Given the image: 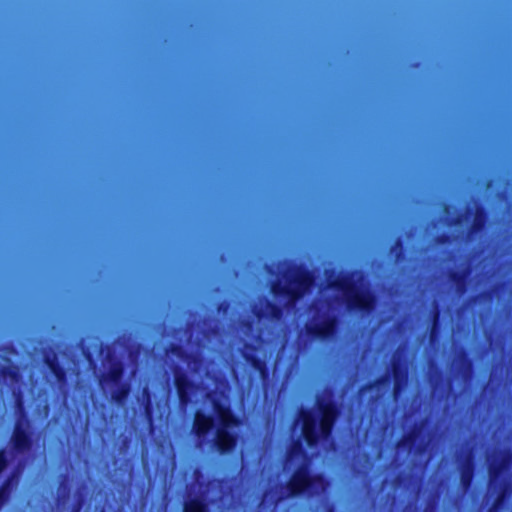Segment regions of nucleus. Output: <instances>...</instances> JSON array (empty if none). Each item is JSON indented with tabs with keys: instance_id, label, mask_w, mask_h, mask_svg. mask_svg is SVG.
<instances>
[{
	"instance_id": "5701e85b",
	"label": "nucleus",
	"mask_w": 512,
	"mask_h": 512,
	"mask_svg": "<svg viewBox=\"0 0 512 512\" xmlns=\"http://www.w3.org/2000/svg\"><path fill=\"white\" fill-rule=\"evenodd\" d=\"M424 416H491V415L488 414V413L482 414V413H474V412H472L470 414L469 413H465V414L460 415V414H456L454 412H452V413L444 412L442 414L427 413ZM494 416H512V414L505 413V412H500V413L495 414Z\"/></svg>"
},
{
	"instance_id": "f3484780",
	"label": "nucleus",
	"mask_w": 512,
	"mask_h": 512,
	"mask_svg": "<svg viewBox=\"0 0 512 512\" xmlns=\"http://www.w3.org/2000/svg\"><path fill=\"white\" fill-rule=\"evenodd\" d=\"M0 379H2L4 382L9 381L13 385H18L23 381L20 369L15 364L1 366Z\"/></svg>"
},
{
	"instance_id": "f8f14e48",
	"label": "nucleus",
	"mask_w": 512,
	"mask_h": 512,
	"mask_svg": "<svg viewBox=\"0 0 512 512\" xmlns=\"http://www.w3.org/2000/svg\"><path fill=\"white\" fill-rule=\"evenodd\" d=\"M43 362L50 373L54 376L57 384L60 387L66 386L68 382L67 369L61 365L57 355L55 353L45 354L43 357Z\"/></svg>"
},
{
	"instance_id": "9d476101",
	"label": "nucleus",
	"mask_w": 512,
	"mask_h": 512,
	"mask_svg": "<svg viewBox=\"0 0 512 512\" xmlns=\"http://www.w3.org/2000/svg\"><path fill=\"white\" fill-rule=\"evenodd\" d=\"M335 418H297L296 425L301 427V432L309 446L315 445L320 440H326L332 430Z\"/></svg>"
},
{
	"instance_id": "2f4dec72",
	"label": "nucleus",
	"mask_w": 512,
	"mask_h": 512,
	"mask_svg": "<svg viewBox=\"0 0 512 512\" xmlns=\"http://www.w3.org/2000/svg\"><path fill=\"white\" fill-rule=\"evenodd\" d=\"M9 486H10V482L7 483L5 486H3L2 489L0 490V505H2V503L4 502V500L8 494Z\"/></svg>"
},
{
	"instance_id": "49530a36",
	"label": "nucleus",
	"mask_w": 512,
	"mask_h": 512,
	"mask_svg": "<svg viewBox=\"0 0 512 512\" xmlns=\"http://www.w3.org/2000/svg\"><path fill=\"white\" fill-rule=\"evenodd\" d=\"M1 416H6L5 414H2Z\"/></svg>"
},
{
	"instance_id": "f257e3e1",
	"label": "nucleus",
	"mask_w": 512,
	"mask_h": 512,
	"mask_svg": "<svg viewBox=\"0 0 512 512\" xmlns=\"http://www.w3.org/2000/svg\"><path fill=\"white\" fill-rule=\"evenodd\" d=\"M356 271L336 273L334 269H326L325 276L329 288L342 292L344 302L349 311L371 313L376 305V296L368 290H360L352 280Z\"/></svg>"
},
{
	"instance_id": "58836bf2",
	"label": "nucleus",
	"mask_w": 512,
	"mask_h": 512,
	"mask_svg": "<svg viewBox=\"0 0 512 512\" xmlns=\"http://www.w3.org/2000/svg\"><path fill=\"white\" fill-rule=\"evenodd\" d=\"M482 296L487 299V298H491L492 294L490 292H485V293H482Z\"/></svg>"
},
{
	"instance_id": "4be33fe9",
	"label": "nucleus",
	"mask_w": 512,
	"mask_h": 512,
	"mask_svg": "<svg viewBox=\"0 0 512 512\" xmlns=\"http://www.w3.org/2000/svg\"><path fill=\"white\" fill-rule=\"evenodd\" d=\"M468 274V269L464 271H452L449 275V279L452 283H454L457 286L459 291L463 292L465 291L466 278Z\"/></svg>"
},
{
	"instance_id": "1a4fd4ad",
	"label": "nucleus",
	"mask_w": 512,
	"mask_h": 512,
	"mask_svg": "<svg viewBox=\"0 0 512 512\" xmlns=\"http://www.w3.org/2000/svg\"><path fill=\"white\" fill-rule=\"evenodd\" d=\"M173 384L176 391L178 405L181 410L192 407L195 403L194 397L199 388V383L191 379L187 370L176 365L173 368Z\"/></svg>"
},
{
	"instance_id": "7ed1b4c3",
	"label": "nucleus",
	"mask_w": 512,
	"mask_h": 512,
	"mask_svg": "<svg viewBox=\"0 0 512 512\" xmlns=\"http://www.w3.org/2000/svg\"><path fill=\"white\" fill-rule=\"evenodd\" d=\"M294 463L297 464L298 469L285 488L287 497L295 496L302 492L318 494L325 491L326 483L322 477L311 478L309 476L307 471L308 459L300 442H297L288 454L287 466L290 468Z\"/></svg>"
},
{
	"instance_id": "6e6552de",
	"label": "nucleus",
	"mask_w": 512,
	"mask_h": 512,
	"mask_svg": "<svg viewBox=\"0 0 512 512\" xmlns=\"http://www.w3.org/2000/svg\"><path fill=\"white\" fill-rule=\"evenodd\" d=\"M203 404L210 409L209 413L199 409L188 416H238L230 408L229 393L226 388L215 386L207 389L203 395Z\"/></svg>"
},
{
	"instance_id": "ddd939ff",
	"label": "nucleus",
	"mask_w": 512,
	"mask_h": 512,
	"mask_svg": "<svg viewBox=\"0 0 512 512\" xmlns=\"http://www.w3.org/2000/svg\"><path fill=\"white\" fill-rule=\"evenodd\" d=\"M136 400L139 407L143 409V412L139 416H155L154 412L156 409V394L147 384L142 387ZM132 416L137 415L134 413Z\"/></svg>"
},
{
	"instance_id": "72a5a7b5",
	"label": "nucleus",
	"mask_w": 512,
	"mask_h": 512,
	"mask_svg": "<svg viewBox=\"0 0 512 512\" xmlns=\"http://www.w3.org/2000/svg\"><path fill=\"white\" fill-rule=\"evenodd\" d=\"M241 416L246 417V416H254V415L251 414V413H243ZM255 416H276V414L269 412V413H265V414L264 413L263 414H256Z\"/></svg>"
},
{
	"instance_id": "a878e982",
	"label": "nucleus",
	"mask_w": 512,
	"mask_h": 512,
	"mask_svg": "<svg viewBox=\"0 0 512 512\" xmlns=\"http://www.w3.org/2000/svg\"><path fill=\"white\" fill-rule=\"evenodd\" d=\"M508 464V460L506 456L501 457V464L499 468H496L494 463L490 465L489 473L491 480H494L497 477V474L500 472V470L505 469Z\"/></svg>"
},
{
	"instance_id": "4c0bfd02",
	"label": "nucleus",
	"mask_w": 512,
	"mask_h": 512,
	"mask_svg": "<svg viewBox=\"0 0 512 512\" xmlns=\"http://www.w3.org/2000/svg\"><path fill=\"white\" fill-rule=\"evenodd\" d=\"M400 416L408 417V416H416V415L414 413H412V412H404Z\"/></svg>"
},
{
	"instance_id": "20e7f679",
	"label": "nucleus",
	"mask_w": 512,
	"mask_h": 512,
	"mask_svg": "<svg viewBox=\"0 0 512 512\" xmlns=\"http://www.w3.org/2000/svg\"><path fill=\"white\" fill-rule=\"evenodd\" d=\"M289 270L293 274L287 278V283L275 280L271 283L270 291L275 297L286 298L289 303L294 304L314 285L315 278L313 272L302 265L290 262Z\"/></svg>"
},
{
	"instance_id": "a211bd4d",
	"label": "nucleus",
	"mask_w": 512,
	"mask_h": 512,
	"mask_svg": "<svg viewBox=\"0 0 512 512\" xmlns=\"http://www.w3.org/2000/svg\"><path fill=\"white\" fill-rule=\"evenodd\" d=\"M487 219L488 214L486 209L482 206L477 207L474 219L469 228V235H475L482 232L486 227Z\"/></svg>"
},
{
	"instance_id": "aec40b11",
	"label": "nucleus",
	"mask_w": 512,
	"mask_h": 512,
	"mask_svg": "<svg viewBox=\"0 0 512 512\" xmlns=\"http://www.w3.org/2000/svg\"><path fill=\"white\" fill-rule=\"evenodd\" d=\"M433 394L439 393V397L443 398L447 392V382L442 372H438L429 379Z\"/></svg>"
},
{
	"instance_id": "4468645a",
	"label": "nucleus",
	"mask_w": 512,
	"mask_h": 512,
	"mask_svg": "<svg viewBox=\"0 0 512 512\" xmlns=\"http://www.w3.org/2000/svg\"><path fill=\"white\" fill-rule=\"evenodd\" d=\"M21 418L16 424V428L12 437L14 448L18 452H23L29 448V424Z\"/></svg>"
},
{
	"instance_id": "412c9836",
	"label": "nucleus",
	"mask_w": 512,
	"mask_h": 512,
	"mask_svg": "<svg viewBox=\"0 0 512 512\" xmlns=\"http://www.w3.org/2000/svg\"><path fill=\"white\" fill-rule=\"evenodd\" d=\"M12 397L16 408V412L13 416H29V414L24 409L25 400L23 391L20 388L14 387L12 389Z\"/></svg>"
},
{
	"instance_id": "39448f33",
	"label": "nucleus",
	"mask_w": 512,
	"mask_h": 512,
	"mask_svg": "<svg viewBox=\"0 0 512 512\" xmlns=\"http://www.w3.org/2000/svg\"><path fill=\"white\" fill-rule=\"evenodd\" d=\"M403 351L404 349L400 346L394 352L391 359L390 372L377 377L373 381L367 382L361 387L360 391L380 389L382 386H389L392 378V396L394 399H398L406 388L409 379L408 362L402 358Z\"/></svg>"
},
{
	"instance_id": "0eeeda50",
	"label": "nucleus",
	"mask_w": 512,
	"mask_h": 512,
	"mask_svg": "<svg viewBox=\"0 0 512 512\" xmlns=\"http://www.w3.org/2000/svg\"><path fill=\"white\" fill-rule=\"evenodd\" d=\"M291 416H343L336 400L335 390L331 386H325L315 394L313 408H301ZM346 416H396L395 413L383 412L379 415L374 413H349Z\"/></svg>"
},
{
	"instance_id": "b1692460",
	"label": "nucleus",
	"mask_w": 512,
	"mask_h": 512,
	"mask_svg": "<svg viewBox=\"0 0 512 512\" xmlns=\"http://www.w3.org/2000/svg\"><path fill=\"white\" fill-rule=\"evenodd\" d=\"M184 512H206V507L201 500H191L185 504Z\"/></svg>"
},
{
	"instance_id": "cd10ccee",
	"label": "nucleus",
	"mask_w": 512,
	"mask_h": 512,
	"mask_svg": "<svg viewBox=\"0 0 512 512\" xmlns=\"http://www.w3.org/2000/svg\"><path fill=\"white\" fill-rule=\"evenodd\" d=\"M471 477H472V469L469 464L468 467L463 471L462 478H461L462 483L465 487H467L470 484Z\"/></svg>"
},
{
	"instance_id": "e433bc0d",
	"label": "nucleus",
	"mask_w": 512,
	"mask_h": 512,
	"mask_svg": "<svg viewBox=\"0 0 512 512\" xmlns=\"http://www.w3.org/2000/svg\"><path fill=\"white\" fill-rule=\"evenodd\" d=\"M37 416H45V417H48L49 416V410L48 408L46 407L45 408V411L43 413H39Z\"/></svg>"
},
{
	"instance_id": "37998d69",
	"label": "nucleus",
	"mask_w": 512,
	"mask_h": 512,
	"mask_svg": "<svg viewBox=\"0 0 512 512\" xmlns=\"http://www.w3.org/2000/svg\"><path fill=\"white\" fill-rule=\"evenodd\" d=\"M72 416H77V417H80L82 416L80 412H77V413H74Z\"/></svg>"
},
{
	"instance_id": "bb28decb",
	"label": "nucleus",
	"mask_w": 512,
	"mask_h": 512,
	"mask_svg": "<svg viewBox=\"0 0 512 512\" xmlns=\"http://www.w3.org/2000/svg\"><path fill=\"white\" fill-rule=\"evenodd\" d=\"M403 247H404V243H403V240L401 238H398L395 243L392 245V247L390 248V252H394L395 250H399L396 254V260H401L403 257Z\"/></svg>"
},
{
	"instance_id": "9b49d317",
	"label": "nucleus",
	"mask_w": 512,
	"mask_h": 512,
	"mask_svg": "<svg viewBox=\"0 0 512 512\" xmlns=\"http://www.w3.org/2000/svg\"><path fill=\"white\" fill-rule=\"evenodd\" d=\"M338 319L334 315L324 317L319 322L307 323L305 330L312 339L329 340L337 331Z\"/></svg>"
},
{
	"instance_id": "a18cd8bd",
	"label": "nucleus",
	"mask_w": 512,
	"mask_h": 512,
	"mask_svg": "<svg viewBox=\"0 0 512 512\" xmlns=\"http://www.w3.org/2000/svg\"><path fill=\"white\" fill-rule=\"evenodd\" d=\"M52 416L56 417V416H63V415L62 414H53Z\"/></svg>"
},
{
	"instance_id": "dca6fc26",
	"label": "nucleus",
	"mask_w": 512,
	"mask_h": 512,
	"mask_svg": "<svg viewBox=\"0 0 512 512\" xmlns=\"http://www.w3.org/2000/svg\"><path fill=\"white\" fill-rule=\"evenodd\" d=\"M165 352L172 353L173 355L187 361L189 364L193 363L199 365L202 362V358L195 353H188L185 349L177 343H171L165 350Z\"/></svg>"
},
{
	"instance_id": "423d86ee",
	"label": "nucleus",
	"mask_w": 512,
	"mask_h": 512,
	"mask_svg": "<svg viewBox=\"0 0 512 512\" xmlns=\"http://www.w3.org/2000/svg\"><path fill=\"white\" fill-rule=\"evenodd\" d=\"M238 418H194L193 428L196 434L201 437L209 432L214 425H217L215 442L221 452L230 451L235 445V437L231 432L237 427Z\"/></svg>"
},
{
	"instance_id": "ea45409f",
	"label": "nucleus",
	"mask_w": 512,
	"mask_h": 512,
	"mask_svg": "<svg viewBox=\"0 0 512 512\" xmlns=\"http://www.w3.org/2000/svg\"><path fill=\"white\" fill-rule=\"evenodd\" d=\"M98 416H107V415L105 413H100ZM109 416L114 417V416H119V415L115 414V413H111Z\"/></svg>"
},
{
	"instance_id": "7c9ffc66",
	"label": "nucleus",
	"mask_w": 512,
	"mask_h": 512,
	"mask_svg": "<svg viewBox=\"0 0 512 512\" xmlns=\"http://www.w3.org/2000/svg\"><path fill=\"white\" fill-rule=\"evenodd\" d=\"M241 327L246 331H252L254 329V322L249 319H245L241 322Z\"/></svg>"
},
{
	"instance_id": "c9c22d12",
	"label": "nucleus",
	"mask_w": 512,
	"mask_h": 512,
	"mask_svg": "<svg viewBox=\"0 0 512 512\" xmlns=\"http://www.w3.org/2000/svg\"><path fill=\"white\" fill-rule=\"evenodd\" d=\"M244 347H245L246 349L251 350V351L256 350L255 345H254V344H252V343H249V342H246V343L244 344Z\"/></svg>"
},
{
	"instance_id": "c03bdc74",
	"label": "nucleus",
	"mask_w": 512,
	"mask_h": 512,
	"mask_svg": "<svg viewBox=\"0 0 512 512\" xmlns=\"http://www.w3.org/2000/svg\"><path fill=\"white\" fill-rule=\"evenodd\" d=\"M84 416L89 417V416H95V415H94V413H91V414L90 413H86Z\"/></svg>"
},
{
	"instance_id": "79ce46f5",
	"label": "nucleus",
	"mask_w": 512,
	"mask_h": 512,
	"mask_svg": "<svg viewBox=\"0 0 512 512\" xmlns=\"http://www.w3.org/2000/svg\"><path fill=\"white\" fill-rule=\"evenodd\" d=\"M406 441L409 445H411L414 439H412V437H408Z\"/></svg>"
},
{
	"instance_id": "6ab92c4d",
	"label": "nucleus",
	"mask_w": 512,
	"mask_h": 512,
	"mask_svg": "<svg viewBox=\"0 0 512 512\" xmlns=\"http://www.w3.org/2000/svg\"><path fill=\"white\" fill-rule=\"evenodd\" d=\"M266 306L268 309V315H266L262 309H257L254 311V314L258 319H263L266 317L276 321L282 319L284 313L282 306L271 301H268Z\"/></svg>"
},
{
	"instance_id": "f704fd0d",
	"label": "nucleus",
	"mask_w": 512,
	"mask_h": 512,
	"mask_svg": "<svg viewBox=\"0 0 512 512\" xmlns=\"http://www.w3.org/2000/svg\"><path fill=\"white\" fill-rule=\"evenodd\" d=\"M462 222V216H458L452 220L449 221L450 225H458Z\"/></svg>"
},
{
	"instance_id": "2eb2a0df",
	"label": "nucleus",
	"mask_w": 512,
	"mask_h": 512,
	"mask_svg": "<svg viewBox=\"0 0 512 512\" xmlns=\"http://www.w3.org/2000/svg\"><path fill=\"white\" fill-rule=\"evenodd\" d=\"M243 358L255 371L258 372L259 377L263 382L269 381L271 374L270 368L264 359L250 352H244Z\"/></svg>"
},
{
	"instance_id": "a19ab883",
	"label": "nucleus",
	"mask_w": 512,
	"mask_h": 512,
	"mask_svg": "<svg viewBox=\"0 0 512 512\" xmlns=\"http://www.w3.org/2000/svg\"><path fill=\"white\" fill-rule=\"evenodd\" d=\"M157 416H166V417H169V416H173L170 412L166 413V414H163V413H160L158 414Z\"/></svg>"
},
{
	"instance_id": "c756f323",
	"label": "nucleus",
	"mask_w": 512,
	"mask_h": 512,
	"mask_svg": "<svg viewBox=\"0 0 512 512\" xmlns=\"http://www.w3.org/2000/svg\"><path fill=\"white\" fill-rule=\"evenodd\" d=\"M472 368V361L464 354L462 358V370L463 374L466 371H470Z\"/></svg>"
},
{
	"instance_id": "473e14b6",
	"label": "nucleus",
	"mask_w": 512,
	"mask_h": 512,
	"mask_svg": "<svg viewBox=\"0 0 512 512\" xmlns=\"http://www.w3.org/2000/svg\"><path fill=\"white\" fill-rule=\"evenodd\" d=\"M6 465H7L6 453L2 452V453H0V472L5 468Z\"/></svg>"
},
{
	"instance_id": "c85d7f7f",
	"label": "nucleus",
	"mask_w": 512,
	"mask_h": 512,
	"mask_svg": "<svg viewBox=\"0 0 512 512\" xmlns=\"http://www.w3.org/2000/svg\"><path fill=\"white\" fill-rule=\"evenodd\" d=\"M438 244H449L452 242V237L448 233H442L436 238Z\"/></svg>"
},
{
	"instance_id": "f03ea898",
	"label": "nucleus",
	"mask_w": 512,
	"mask_h": 512,
	"mask_svg": "<svg viewBox=\"0 0 512 512\" xmlns=\"http://www.w3.org/2000/svg\"><path fill=\"white\" fill-rule=\"evenodd\" d=\"M106 360L108 367L97 376L98 387L104 397L115 405L123 406L131 393V383L125 377L126 364L110 353Z\"/></svg>"
},
{
	"instance_id": "393cba45",
	"label": "nucleus",
	"mask_w": 512,
	"mask_h": 512,
	"mask_svg": "<svg viewBox=\"0 0 512 512\" xmlns=\"http://www.w3.org/2000/svg\"><path fill=\"white\" fill-rule=\"evenodd\" d=\"M439 326H440V311L439 310H436L433 312V315H432V326H431V331H430V340L431 341H434L438 335V331H439Z\"/></svg>"
}]
</instances>
